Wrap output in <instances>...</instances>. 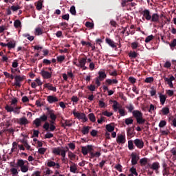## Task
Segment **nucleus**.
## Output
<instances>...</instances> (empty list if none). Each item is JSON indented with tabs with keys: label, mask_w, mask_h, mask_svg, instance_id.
<instances>
[{
	"label": "nucleus",
	"mask_w": 176,
	"mask_h": 176,
	"mask_svg": "<svg viewBox=\"0 0 176 176\" xmlns=\"http://www.w3.org/2000/svg\"><path fill=\"white\" fill-rule=\"evenodd\" d=\"M131 157L132 166H135V164H137L138 163V160H140V157L134 153H132L131 154Z\"/></svg>",
	"instance_id": "nucleus-9"
},
{
	"label": "nucleus",
	"mask_w": 176,
	"mask_h": 176,
	"mask_svg": "<svg viewBox=\"0 0 176 176\" xmlns=\"http://www.w3.org/2000/svg\"><path fill=\"white\" fill-rule=\"evenodd\" d=\"M140 164L141 166H146L148 164V158H142L140 160Z\"/></svg>",
	"instance_id": "nucleus-34"
},
{
	"label": "nucleus",
	"mask_w": 176,
	"mask_h": 176,
	"mask_svg": "<svg viewBox=\"0 0 176 176\" xmlns=\"http://www.w3.org/2000/svg\"><path fill=\"white\" fill-rule=\"evenodd\" d=\"M106 43H107V44L109 45V46H111L113 48L116 47V45H115V42L111 40V38H107Z\"/></svg>",
	"instance_id": "nucleus-26"
},
{
	"label": "nucleus",
	"mask_w": 176,
	"mask_h": 176,
	"mask_svg": "<svg viewBox=\"0 0 176 176\" xmlns=\"http://www.w3.org/2000/svg\"><path fill=\"white\" fill-rule=\"evenodd\" d=\"M106 130H107V131H109V133H112V131H113V130H115V126H111V124H107Z\"/></svg>",
	"instance_id": "nucleus-31"
},
{
	"label": "nucleus",
	"mask_w": 176,
	"mask_h": 176,
	"mask_svg": "<svg viewBox=\"0 0 176 176\" xmlns=\"http://www.w3.org/2000/svg\"><path fill=\"white\" fill-rule=\"evenodd\" d=\"M141 14L143 15V17H144V19H146V20L148 21L152 19V15H151V11H149V10L145 9L142 12Z\"/></svg>",
	"instance_id": "nucleus-8"
},
{
	"label": "nucleus",
	"mask_w": 176,
	"mask_h": 176,
	"mask_svg": "<svg viewBox=\"0 0 176 176\" xmlns=\"http://www.w3.org/2000/svg\"><path fill=\"white\" fill-rule=\"evenodd\" d=\"M47 167H55V168H60V164L56 163L54 161L48 160L47 163Z\"/></svg>",
	"instance_id": "nucleus-14"
},
{
	"label": "nucleus",
	"mask_w": 176,
	"mask_h": 176,
	"mask_svg": "<svg viewBox=\"0 0 176 176\" xmlns=\"http://www.w3.org/2000/svg\"><path fill=\"white\" fill-rule=\"evenodd\" d=\"M21 173H27L28 171V166L26 165L21 166Z\"/></svg>",
	"instance_id": "nucleus-52"
},
{
	"label": "nucleus",
	"mask_w": 176,
	"mask_h": 176,
	"mask_svg": "<svg viewBox=\"0 0 176 176\" xmlns=\"http://www.w3.org/2000/svg\"><path fill=\"white\" fill-rule=\"evenodd\" d=\"M7 46L8 47V49H14V47H16V43H12V42H8L7 43Z\"/></svg>",
	"instance_id": "nucleus-45"
},
{
	"label": "nucleus",
	"mask_w": 176,
	"mask_h": 176,
	"mask_svg": "<svg viewBox=\"0 0 176 176\" xmlns=\"http://www.w3.org/2000/svg\"><path fill=\"white\" fill-rule=\"evenodd\" d=\"M113 108L116 112V111H118V109H120V107H119V102H118V101H116V100L113 101Z\"/></svg>",
	"instance_id": "nucleus-37"
},
{
	"label": "nucleus",
	"mask_w": 176,
	"mask_h": 176,
	"mask_svg": "<svg viewBox=\"0 0 176 176\" xmlns=\"http://www.w3.org/2000/svg\"><path fill=\"white\" fill-rule=\"evenodd\" d=\"M35 35H42V34H43V29L41 28H36L35 29V32H34Z\"/></svg>",
	"instance_id": "nucleus-29"
},
{
	"label": "nucleus",
	"mask_w": 176,
	"mask_h": 176,
	"mask_svg": "<svg viewBox=\"0 0 176 176\" xmlns=\"http://www.w3.org/2000/svg\"><path fill=\"white\" fill-rule=\"evenodd\" d=\"M10 171L12 173V175H17L19 174V172L16 168H12Z\"/></svg>",
	"instance_id": "nucleus-55"
},
{
	"label": "nucleus",
	"mask_w": 176,
	"mask_h": 176,
	"mask_svg": "<svg viewBox=\"0 0 176 176\" xmlns=\"http://www.w3.org/2000/svg\"><path fill=\"white\" fill-rule=\"evenodd\" d=\"M65 60V56H57V61L58 63H63V61H64Z\"/></svg>",
	"instance_id": "nucleus-51"
},
{
	"label": "nucleus",
	"mask_w": 176,
	"mask_h": 176,
	"mask_svg": "<svg viewBox=\"0 0 176 176\" xmlns=\"http://www.w3.org/2000/svg\"><path fill=\"white\" fill-rule=\"evenodd\" d=\"M129 171L130 173H131V174H133V175H135V176L138 175V173H137V169H135V168L134 167L131 168Z\"/></svg>",
	"instance_id": "nucleus-48"
},
{
	"label": "nucleus",
	"mask_w": 176,
	"mask_h": 176,
	"mask_svg": "<svg viewBox=\"0 0 176 176\" xmlns=\"http://www.w3.org/2000/svg\"><path fill=\"white\" fill-rule=\"evenodd\" d=\"M47 101H48L50 104H53L54 102H57L58 101V98L54 96H48L47 97Z\"/></svg>",
	"instance_id": "nucleus-15"
},
{
	"label": "nucleus",
	"mask_w": 176,
	"mask_h": 176,
	"mask_svg": "<svg viewBox=\"0 0 176 176\" xmlns=\"http://www.w3.org/2000/svg\"><path fill=\"white\" fill-rule=\"evenodd\" d=\"M152 39H153V35H150L148 36L146 38H145V43H149V42H151V41H152Z\"/></svg>",
	"instance_id": "nucleus-56"
},
{
	"label": "nucleus",
	"mask_w": 176,
	"mask_h": 176,
	"mask_svg": "<svg viewBox=\"0 0 176 176\" xmlns=\"http://www.w3.org/2000/svg\"><path fill=\"white\" fill-rule=\"evenodd\" d=\"M164 80L167 82V85H168L170 89L174 87V85L173 84V80H175V77H174V76H171L169 78L164 77Z\"/></svg>",
	"instance_id": "nucleus-6"
},
{
	"label": "nucleus",
	"mask_w": 176,
	"mask_h": 176,
	"mask_svg": "<svg viewBox=\"0 0 176 176\" xmlns=\"http://www.w3.org/2000/svg\"><path fill=\"white\" fill-rule=\"evenodd\" d=\"M17 146H19L17 142H14L12 143V148H11V153H13V152H16V151H17Z\"/></svg>",
	"instance_id": "nucleus-33"
},
{
	"label": "nucleus",
	"mask_w": 176,
	"mask_h": 176,
	"mask_svg": "<svg viewBox=\"0 0 176 176\" xmlns=\"http://www.w3.org/2000/svg\"><path fill=\"white\" fill-rule=\"evenodd\" d=\"M42 6H43V1H42V0H39L37 2V4L36 5V8L37 10H41Z\"/></svg>",
	"instance_id": "nucleus-35"
},
{
	"label": "nucleus",
	"mask_w": 176,
	"mask_h": 176,
	"mask_svg": "<svg viewBox=\"0 0 176 176\" xmlns=\"http://www.w3.org/2000/svg\"><path fill=\"white\" fill-rule=\"evenodd\" d=\"M14 27L16 28H21V21H20L19 19L15 20L14 22Z\"/></svg>",
	"instance_id": "nucleus-32"
},
{
	"label": "nucleus",
	"mask_w": 176,
	"mask_h": 176,
	"mask_svg": "<svg viewBox=\"0 0 176 176\" xmlns=\"http://www.w3.org/2000/svg\"><path fill=\"white\" fill-rule=\"evenodd\" d=\"M128 148L129 151H133V149H134V143H133V140H129L128 142Z\"/></svg>",
	"instance_id": "nucleus-39"
},
{
	"label": "nucleus",
	"mask_w": 176,
	"mask_h": 176,
	"mask_svg": "<svg viewBox=\"0 0 176 176\" xmlns=\"http://www.w3.org/2000/svg\"><path fill=\"white\" fill-rule=\"evenodd\" d=\"M133 118L136 120L138 124H144L146 120L144 118V114L139 110H135L132 112Z\"/></svg>",
	"instance_id": "nucleus-3"
},
{
	"label": "nucleus",
	"mask_w": 176,
	"mask_h": 176,
	"mask_svg": "<svg viewBox=\"0 0 176 176\" xmlns=\"http://www.w3.org/2000/svg\"><path fill=\"white\" fill-rule=\"evenodd\" d=\"M161 112L162 113V115L166 116L170 113V109L168 107H164L161 110Z\"/></svg>",
	"instance_id": "nucleus-28"
},
{
	"label": "nucleus",
	"mask_w": 176,
	"mask_h": 176,
	"mask_svg": "<svg viewBox=\"0 0 176 176\" xmlns=\"http://www.w3.org/2000/svg\"><path fill=\"white\" fill-rule=\"evenodd\" d=\"M71 100L73 102H78V101H79V98H78L77 96H73Z\"/></svg>",
	"instance_id": "nucleus-64"
},
{
	"label": "nucleus",
	"mask_w": 176,
	"mask_h": 176,
	"mask_svg": "<svg viewBox=\"0 0 176 176\" xmlns=\"http://www.w3.org/2000/svg\"><path fill=\"white\" fill-rule=\"evenodd\" d=\"M98 78L100 82H102V80L107 78V74H105V72H98Z\"/></svg>",
	"instance_id": "nucleus-22"
},
{
	"label": "nucleus",
	"mask_w": 176,
	"mask_h": 176,
	"mask_svg": "<svg viewBox=\"0 0 176 176\" xmlns=\"http://www.w3.org/2000/svg\"><path fill=\"white\" fill-rule=\"evenodd\" d=\"M169 46L170 47H175V46H176V38L173 39V41L170 42V43L169 44Z\"/></svg>",
	"instance_id": "nucleus-63"
},
{
	"label": "nucleus",
	"mask_w": 176,
	"mask_h": 176,
	"mask_svg": "<svg viewBox=\"0 0 176 176\" xmlns=\"http://www.w3.org/2000/svg\"><path fill=\"white\" fill-rule=\"evenodd\" d=\"M116 142L118 144H125L126 142V135L120 134L117 137Z\"/></svg>",
	"instance_id": "nucleus-13"
},
{
	"label": "nucleus",
	"mask_w": 176,
	"mask_h": 176,
	"mask_svg": "<svg viewBox=\"0 0 176 176\" xmlns=\"http://www.w3.org/2000/svg\"><path fill=\"white\" fill-rule=\"evenodd\" d=\"M159 14H157V13H154L152 14L151 20L152 23H157V21H159Z\"/></svg>",
	"instance_id": "nucleus-23"
},
{
	"label": "nucleus",
	"mask_w": 176,
	"mask_h": 176,
	"mask_svg": "<svg viewBox=\"0 0 176 176\" xmlns=\"http://www.w3.org/2000/svg\"><path fill=\"white\" fill-rule=\"evenodd\" d=\"M94 151V146L88 144L85 146L81 147V152L84 156H86L89 153L91 159H94V157H100L101 156V153L97 151L96 153L93 152Z\"/></svg>",
	"instance_id": "nucleus-1"
},
{
	"label": "nucleus",
	"mask_w": 176,
	"mask_h": 176,
	"mask_svg": "<svg viewBox=\"0 0 176 176\" xmlns=\"http://www.w3.org/2000/svg\"><path fill=\"white\" fill-rule=\"evenodd\" d=\"M147 167L154 171H158L159 168H160V164L158 162H153V164L148 163Z\"/></svg>",
	"instance_id": "nucleus-5"
},
{
	"label": "nucleus",
	"mask_w": 176,
	"mask_h": 176,
	"mask_svg": "<svg viewBox=\"0 0 176 176\" xmlns=\"http://www.w3.org/2000/svg\"><path fill=\"white\" fill-rule=\"evenodd\" d=\"M78 65L77 67H80V68H83V69H86L87 67H85L86 65V63H87V58H81L78 60Z\"/></svg>",
	"instance_id": "nucleus-7"
},
{
	"label": "nucleus",
	"mask_w": 176,
	"mask_h": 176,
	"mask_svg": "<svg viewBox=\"0 0 176 176\" xmlns=\"http://www.w3.org/2000/svg\"><path fill=\"white\" fill-rule=\"evenodd\" d=\"M133 143L138 149H142V148H144V141L141 139H135Z\"/></svg>",
	"instance_id": "nucleus-11"
},
{
	"label": "nucleus",
	"mask_w": 176,
	"mask_h": 176,
	"mask_svg": "<svg viewBox=\"0 0 176 176\" xmlns=\"http://www.w3.org/2000/svg\"><path fill=\"white\" fill-rule=\"evenodd\" d=\"M107 85H108L109 86H111V85H118V83H119V81H118V80L116 79H107L105 80Z\"/></svg>",
	"instance_id": "nucleus-20"
},
{
	"label": "nucleus",
	"mask_w": 176,
	"mask_h": 176,
	"mask_svg": "<svg viewBox=\"0 0 176 176\" xmlns=\"http://www.w3.org/2000/svg\"><path fill=\"white\" fill-rule=\"evenodd\" d=\"M44 87L45 89H48V90H51L52 91H57V89L56 88V87H53V85L50 83L45 84Z\"/></svg>",
	"instance_id": "nucleus-19"
},
{
	"label": "nucleus",
	"mask_w": 176,
	"mask_h": 176,
	"mask_svg": "<svg viewBox=\"0 0 176 176\" xmlns=\"http://www.w3.org/2000/svg\"><path fill=\"white\" fill-rule=\"evenodd\" d=\"M73 115L74 118H76L79 120H83V122H87V120H89L87 117H86V114H85V113L76 111V109H74L73 111Z\"/></svg>",
	"instance_id": "nucleus-4"
},
{
	"label": "nucleus",
	"mask_w": 176,
	"mask_h": 176,
	"mask_svg": "<svg viewBox=\"0 0 176 176\" xmlns=\"http://www.w3.org/2000/svg\"><path fill=\"white\" fill-rule=\"evenodd\" d=\"M126 109H128L129 112L131 113L134 111V105L133 104H129L126 107Z\"/></svg>",
	"instance_id": "nucleus-43"
},
{
	"label": "nucleus",
	"mask_w": 176,
	"mask_h": 176,
	"mask_svg": "<svg viewBox=\"0 0 176 176\" xmlns=\"http://www.w3.org/2000/svg\"><path fill=\"white\" fill-rule=\"evenodd\" d=\"M89 119L91 122L94 123V122H96V116H94V113H89Z\"/></svg>",
	"instance_id": "nucleus-40"
},
{
	"label": "nucleus",
	"mask_w": 176,
	"mask_h": 176,
	"mask_svg": "<svg viewBox=\"0 0 176 176\" xmlns=\"http://www.w3.org/2000/svg\"><path fill=\"white\" fill-rule=\"evenodd\" d=\"M129 57H130V58H137L138 54L135 52H130L129 53Z\"/></svg>",
	"instance_id": "nucleus-30"
},
{
	"label": "nucleus",
	"mask_w": 176,
	"mask_h": 176,
	"mask_svg": "<svg viewBox=\"0 0 176 176\" xmlns=\"http://www.w3.org/2000/svg\"><path fill=\"white\" fill-rule=\"evenodd\" d=\"M60 25H61V27H63L62 28V30H67V28H68V23H67V22H62L60 23Z\"/></svg>",
	"instance_id": "nucleus-58"
},
{
	"label": "nucleus",
	"mask_w": 176,
	"mask_h": 176,
	"mask_svg": "<svg viewBox=\"0 0 176 176\" xmlns=\"http://www.w3.org/2000/svg\"><path fill=\"white\" fill-rule=\"evenodd\" d=\"M154 78L153 77H147L146 78L144 82L145 83H152V82H153Z\"/></svg>",
	"instance_id": "nucleus-54"
},
{
	"label": "nucleus",
	"mask_w": 176,
	"mask_h": 176,
	"mask_svg": "<svg viewBox=\"0 0 176 176\" xmlns=\"http://www.w3.org/2000/svg\"><path fill=\"white\" fill-rule=\"evenodd\" d=\"M90 129H91V126H84L81 130V133L84 135H87V134H88L90 131Z\"/></svg>",
	"instance_id": "nucleus-18"
},
{
	"label": "nucleus",
	"mask_w": 176,
	"mask_h": 176,
	"mask_svg": "<svg viewBox=\"0 0 176 176\" xmlns=\"http://www.w3.org/2000/svg\"><path fill=\"white\" fill-rule=\"evenodd\" d=\"M22 144H23L24 146L28 149V151H30L31 149V146L28 144V142L25 140H23L21 141Z\"/></svg>",
	"instance_id": "nucleus-38"
},
{
	"label": "nucleus",
	"mask_w": 176,
	"mask_h": 176,
	"mask_svg": "<svg viewBox=\"0 0 176 176\" xmlns=\"http://www.w3.org/2000/svg\"><path fill=\"white\" fill-rule=\"evenodd\" d=\"M19 124L21 126H25V124H28L30 122L25 117L21 118L18 121Z\"/></svg>",
	"instance_id": "nucleus-16"
},
{
	"label": "nucleus",
	"mask_w": 176,
	"mask_h": 176,
	"mask_svg": "<svg viewBox=\"0 0 176 176\" xmlns=\"http://www.w3.org/2000/svg\"><path fill=\"white\" fill-rule=\"evenodd\" d=\"M68 156L71 160H74V159H75L76 157V155L74 154V153H72V151H69Z\"/></svg>",
	"instance_id": "nucleus-47"
},
{
	"label": "nucleus",
	"mask_w": 176,
	"mask_h": 176,
	"mask_svg": "<svg viewBox=\"0 0 176 176\" xmlns=\"http://www.w3.org/2000/svg\"><path fill=\"white\" fill-rule=\"evenodd\" d=\"M5 109L7 111V112H13V111H14V107H13L12 104H7L5 107Z\"/></svg>",
	"instance_id": "nucleus-36"
},
{
	"label": "nucleus",
	"mask_w": 176,
	"mask_h": 176,
	"mask_svg": "<svg viewBox=\"0 0 176 176\" xmlns=\"http://www.w3.org/2000/svg\"><path fill=\"white\" fill-rule=\"evenodd\" d=\"M25 163H27V164H28V161L27 160H17L16 161V166L17 167H23V166H25Z\"/></svg>",
	"instance_id": "nucleus-21"
},
{
	"label": "nucleus",
	"mask_w": 176,
	"mask_h": 176,
	"mask_svg": "<svg viewBox=\"0 0 176 176\" xmlns=\"http://www.w3.org/2000/svg\"><path fill=\"white\" fill-rule=\"evenodd\" d=\"M76 170H78V168L76 167V164L72 165V166H70V172H71V173H76Z\"/></svg>",
	"instance_id": "nucleus-50"
},
{
	"label": "nucleus",
	"mask_w": 176,
	"mask_h": 176,
	"mask_svg": "<svg viewBox=\"0 0 176 176\" xmlns=\"http://www.w3.org/2000/svg\"><path fill=\"white\" fill-rule=\"evenodd\" d=\"M46 151H47V148L42 147L38 148V153H40V155H45V153L46 152Z\"/></svg>",
	"instance_id": "nucleus-53"
},
{
	"label": "nucleus",
	"mask_w": 176,
	"mask_h": 176,
	"mask_svg": "<svg viewBox=\"0 0 176 176\" xmlns=\"http://www.w3.org/2000/svg\"><path fill=\"white\" fill-rule=\"evenodd\" d=\"M12 12H16V10H19V9H21L20 6H12L10 8Z\"/></svg>",
	"instance_id": "nucleus-59"
},
{
	"label": "nucleus",
	"mask_w": 176,
	"mask_h": 176,
	"mask_svg": "<svg viewBox=\"0 0 176 176\" xmlns=\"http://www.w3.org/2000/svg\"><path fill=\"white\" fill-rule=\"evenodd\" d=\"M61 151H63V149L60 148V147L54 148L52 150V153H54V155H60L61 153Z\"/></svg>",
	"instance_id": "nucleus-27"
},
{
	"label": "nucleus",
	"mask_w": 176,
	"mask_h": 176,
	"mask_svg": "<svg viewBox=\"0 0 176 176\" xmlns=\"http://www.w3.org/2000/svg\"><path fill=\"white\" fill-rule=\"evenodd\" d=\"M102 115H103L104 116H107V118H111V116H112L113 113L112 112H108L107 111H104L102 112Z\"/></svg>",
	"instance_id": "nucleus-44"
},
{
	"label": "nucleus",
	"mask_w": 176,
	"mask_h": 176,
	"mask_svg": "<svg viewBox=\"0 0 176 176\" xmlns=\"http://www.w3.org/2000/svg\"><path fill=\"white\" fill-rule=\"evenodd\" d=\"M14 79H15L14 86H16V87H21V84H20V82H23V80H24V78L21 77V76H16Z\"/></svg>",
	"instance_id": "nucleus-12"
},
{
	"label": "nucleus",
	"mask_w": 176,
	"mask_h": 176,
	"mask_svg": "<svg viewBox=\"0 0 176 176\" xmlns=\"http://www.w3.org/2000/svg\"><path fill=\"white\" fill-rule=\"evenodd\" d=\"M133 122H134V120L131 118L125 119V124H126L127 126H129V124H133Z\"/></svg>",
	"instance_id": "nucleus-42"
},
{
	"label": "nucleus",
	"mask_w": 176,
	"mask_h": 176,
	"mask_svg": "<svg viewBox=\"0 0 176 176\" xmlns=\"http://www.w3.org/2000/svg\"><path fill=\"white\" fill-rule=\"evenodd\" d=\"M47 111H48V115H50V118L51 120L56 121V120L57 119V116H56V114H54V111L50 110L49 109V108H47Z\"/></svg>",
	"instance_id": "nucleus-17"
},
{
	"label": "nucleus",
	"mask_w": 176,
	"mask_h": 176,
	"mask_svg": "<svg viewBox=\"0 0 176 176\" xmlns=\"http://www.w3.org/2000/svg\"><path fill=\"white\" fill-rule=\"evenodd\" d=\"M129 82H130V83H132L133 85H134V83H135V82H137V80L135 79V78L134 77H129L128 79Z\"/></svg>",
	"instance_id": "nucleus-61"
},
{
	"label": "nucleus",
	"mask_w": 176,
	"mask_h": 176,
	"mask_svg": "<svg viewBox=\"0 0 176 176\" xmlns=\"http://www.w3.org/2000/svg\"><path fill=\"white\" fill-rule=\"evenodd\" d=\"M115 168L117 169L118 171H119L120 173H122V171H123V170H122L123 167L120 164H117L115 166Z\"/></svg>",
	"instance_id": "nucleus-60"
},
{
	"label": "nucleus",
	"mask_w": 176,
	"mask_h": 176,
	"mask_svg": "<svg viewBox=\"0 0 176 176\" xmlns=\"http://www.w3.org/2000/svg\"><path fill=\"white\" fill-rule=\"evenodd\" d=\"M42 122H45V124L43 126V129H44L45 131H49L50 124L47 122V116H46L45 114H43L38 118H36L33 121V124H34L36 127H41Z\"/></svg>",
	"instance_id": "nucleus-2"
},
{
	"label": "nucleus",
	"mask_w": 176,
	"mask_h": 176,
	"mask_svg": "<svg viewBox=\"0 0 176 176\" xmlns=\"http://www.w3.org/2000/svg\"><path fill=\"white\" fill-rule=\"evenodd\" d=\"M128 137H134V127H129L126 130Z\"/></svg>",
	"instance_id": "nucleus-24"
},
{
	"label": "nucleus",
	"mask_w": 176,
	"mask_h": 176,
	"mask_svg": "<svg viewBox=\"0 0 176 176\" xmlns=\"http://www.w3.org/2000/svg\"><path fill=\"white\" fill-rule=\"evenodd\" d=\"M70 13L73 15V16H76V10L75 8V6H72L70 8Z\"/></svg>",
	"instance_id": "nucleus-49"
},
{
	"label": "nucleus",
	"mask_w": 176,
	"mask_h": 176,
	"mask_svg": "<svg viewBox=\"0 0 176 176\" xmlns=\"http://www.w3.org/2000/svg\"><path fill=\"white\" fill-rule=\"evenodd\" d=\"M166 100H167V96H166V95L160 94V101L161 105H163L164 104H165Z\"/></svg>",
	"instance_id": "nucleus-25"
},
{
	"label": "nucleus",
	"mask_w": 176,
	"mask_h": 176,
	"mask_svg": "<svg viewBox=\"0 0 176 176\" xmlns=\"http://www.w3.org/2000/svg\"><path fill=\"white\" fill-rule=\"evenodd\" d=\"M85 27H87V28H94V23L91 22H86Z\"/></svg>",
	"instance_id": "nucleus-57"
},
{
	"label": "nucleus",
	"mask_w": 176,
	"mask_h": 176,
	"mask_svg": "<svg viewBox=\"0 0 176 176\" xmlns=\"http://www.w3.org/2000/svg\"><path fill=\"white\" fill-rule=\"evenodd\" d=\"M25 38H28V41H30V42H32L34 41V38L33 36H30V34H24L23 35Z\"/></svg>",
	"instance_id": "nucleus-41"
},
{
	"label": "nucleus",
	"mask_w": 176,
	"mask_h": 176,
	"mask_svg": "<svg viewBox=\"0 0 176 176\" xmlns=\"http://www.w3.org/2000/svg\"><path fill=\"white\" fill-rule=\"evenodd\" d=\"M62 119L65 122V126H67V127H71V126H72V122H71V120H64L63 118H62Z\"/></svg>",
	"instance_id": "nucleus-46"
},
{
	"label": "nucleus",
	"mask_w": 176,
	"mask_h": 176,
	"mask_svg": "<svg viewBox=\"0 0 176 176\" xmlns=\"http://www.w3.org/2000/svg\"><path fill=\"white\" fill-rule=\"evenodd\" d=\"M40 74H41V76H43V79H50V78H52V73L45 71L43 69H41Z\"/></svg>",
	"instance_id": "nucleus-10"
},
{
	"label": "nucleus",
	"mask_w": 176,
	"mask_h": 176,
	"mask_svg": "<svg viewBox=\"0 0 176 176\" xmlns=\"http://www.w3.org/2000/svg\"><path fill=\"white\" fill-rule=\"evenodd\" d=\"M166 124H167V122H166V120H161L160 122L159 123V127L160 128L164 127Z\"/></svg>",
	"instance_id": "nucleus-62"
}]
</instances>
